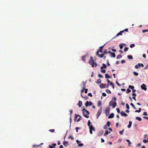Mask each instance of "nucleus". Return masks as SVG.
<instances>
[{
  "label": "nucleus",
  "mask_w": 148,
  "mask_h": 148,
  "mask_svg": "<svg viewBox=\"0 0 148 148\" xmlns=\"http://www.w3.org/2000/svg\"><path fill=\"white\" fill-rule=\"evenodd\" d=\"M78 116H79L81 118H82V117L79 114H75V117L74 119L75 120H76L77 119Z\"/></svg>",
  "instance_id": "13"
},
{
  "label": "nucleus",
  "mask_w": 148,
  "mask_h": 148,
  "mask_svg": "<svg viewBox=\"0 0 148 148\" xmlns=\"http://www.w3.org/2000/svg\"><path fill=\"white\" fill-rule=\"evenodd\" d=\"M49 131L51 132H54L55 130L54 129H50Z\"/></svg>",
  "instance_id": "48"
},
{
  "label": "nucleus",
  "mask_w": 148,
  "mask_h": 148,
  "mask_svg": "<svg viewBox=\"0 0 148 148\" xmlns=\"http://www.w3.org/2000/svg\"><path fill=\"white\" fill-rule=\"evenodd\" d=\"M101 72L103 73H105L106 72V71L105 69H102L101 70Z\"/></svg>",
  "instance_id": "42"
},
{
  "label": "nucleus",
  "mask_w": 148,
  "mask_h": 148,
  "mask_svg": "<svg viewBox=\"0 0 148 148\" xmlns=\"http://www.w3.org/2000/svg\"><path fill=\"white\" fill-rule=\"evenodd\" d=\"M69 138H71L72 140L74 139L73 137L71 135H70L69 136Z\"/></svg>",
  "instance_id": "44"
},
{
  "label": "nucleus",
  "mask_w": 148,
  "mask_h": 148,
  "mask_svg": "<svg viewBox=\"0 0 148 148\" xmlns=\"http://www.w3.org/2000/svg\"><path fill=\"white\" fill-rule=\"evenodd\" d=\"M96 82L97 84H100L101 82V79H99L97 80V81Z\"/></svg>",
  "instance_id": "26"
},
{
  "label": "nucleus",
  "mask_w": 148,
  "mask_h": 148,
  "mask_svg": "<svg viewBox=\"0 0 148 148\" xmlns=\"http://www.w3.org/2000/svg\"><path fill=\"white\" fill-rule=\"evenodd\" d=\"M109 133H110V132H109ZM109 133V132H108V131L106 130V131L104 134L103 135L104 136H106L107 135H108Z\"/></svg>",
  "instance_id": "20"
},
{
  "label": "nucleus",
  "mask_w": 148,
  "mask_h": 148,
  "mask_svg": "<svg viewBox=\"0 0 148 148\" xmlns=\"http://www.w3.org/2000/svg\"><path fill=\"white\" fill-rule=\"evenodd\" d=\"M141 108H139V110H136L135 111V112H141Z\"/></svg>",
  "instance_id": "34"
},
{
  "label": "nucleus",
  "mask_w": 148,
  "mask_h": 148,
  "mask_svg": "<svg viewBox=\"0 0 148 148\" xmlns=\"http://www.w3.org/2000/svg\"><path fill=\"white\" fill-rule=\"evenodd\" d=\"M113 102L112 101H110V102H109V105L110 106H112V104H113Z\"/></svg>",
  "instance_id": "40"
},
{
  "label": "nucleus",
  "mask_w": 148,
  "mask_h": 148,
  "mask_svg": "<svg viewBox=\"0 0 148 148\" xmlns=\"http://www.w3.org/2000/svg\"><path fill=\"white\" fill-rule=\"evenodd\" d=\"M85 58H86V56H82V59L83 61H85L86 60Z\"/></svg>",
  "instance_id": "30"
},
{
  "label": "nucleus",
  "mask_w": 148,
  "mask_h": 148,
  "mask_svg": "<svg viewBox=\"0 0 148 148\" xmlns=\"http://www.w3.org/2000/svg\"><path fill=\"white\" fill-rule=\"evenodd\" d=\"M108 127L107 125H106L104 126L103 128L105 129H106L108 128Z\"/></svg>",
  "instance_id": "52"
},
{
  "label": "nucleus",
  "mask_w": 148,
  "mask_h": 148,
  "mask_svg": "<svg viewBox=\"0 0 148 148\" xmlns=\"http://www.w3.org/2000/svg\"><path fill=\"white\" fill-rule=\"evenodd\" d=\"M133 74L136 76H137L138 75V73L135 71L133 72Z\"/></svg>",
  "instance_id": "35"
},
{
  "label": "nucleus",
  "mask_w": 148,
  "mask_h": 148,
  "mask_svg": "<svg viewBox=\"0 0 148 148\" xmlns=\"http://www.w3.org/2000/svg\"><path fill=\"white\" fill-rule=\"evenodd\" d=\"M141 88L145 90H146L147 89L146 86L145 85V84H143L142 85H141Z\"/></svg>",
  "instance_id": "5"
},
{
  "label": "nucleus",
  "mask_w": 148,
  "mask_h": 148,
  "mask_svg": "<svg viewBox=\"0 0 148 148\" xmlns=\"http://www.w3.org/2000/svg\"><path fill=\"white\" fill-rule=\"evenodd\" d=\"M124 32V31H121L120 32L117 34L114 37V38H116L117 36H119L120 35H122V33Z\"/></svg>",
  "instance_id": "8"
},
{
  "label": "nucleus",
  "mask_w": 148,
  "mask_h": 148,
  "mask_svg": "<svg viewBox=\"0 0 148 148\" xmlns=\"http://www.w3.org/2000/svg\"><path fill=\"white\" fill-rule=\"evenodd\" d=\"M136 119L138 120L139 121H142V119L140 117H137L136 118Z\"/></svg>",
  "instance_id": "28"
},
{
  "label": "nucleus",
  "mask_w": 148,
  "mask_h": 148,
  "mask_svg": "<svg viewBox=\"0 0 148 148\" xmlns=\"http://www.w3.org/2000/svg\"><path fill=\"white\" fill-rule=\"evenodd\" d=\"M102 95L104 97H105L106 96V95L105 93L103 92L102 93Z\"/></svg>",
  "instance_id": "62"
},
{
  "label": "nucleus",
  "mask_w": 148,
  "mask_h": 148,
  "mask_svg": "<svg viewBox=\"0 0 148 148\" xmlns=\"http://www.w3.org/2000/svg\"><path fill=\"white\" fill-rule=\"evenodd\" d=\"M90 134H92V130L95 131V128L93 127V126H91L90 127Z\"/></svg>",
  "instance_id": "6"
},
{
  "label": "nucleus",
  "mask_w": 148,
  "mask_h": 148,
  "mask_svg": "<svg viewBox=\"0 0 148 148\" xmlns=\"http://www.w3.org/2000/svg\"><path fill=\"white\" fill-rule=\"evenodd\" d=\"M106 84H101L100 85V87L101 88H103L106 87Z\"/></svg>",
  "instance_id": "7"
},
{
  "label": "nucleus",
  "mask_w": 148,
  "mask_h": 148,
  "mask_svg": "<svg viewBox=\"0 0 148 148\" xmlns=\"http://www.w3.org/2000/svg\"><path fill=\"white\" fill-rule=\"evenodd\" d=\"M143 142L144 143H147L148 142V140L147 139V140L144 139L143 140Z\"/></svg>",
  "instance_id": "39"
},
{
  "label": "nucleus",
  "mask_w": 148,
  "mask_h": 148,
  "mask_svg": "<svg viewBox=\"0 0 148 148\" xmlns=\"http://www.w3.org/2000/svg\"><path fill=\"white\" fill-rule=\"evenodd\" d=\"M122 57V56L121 55H118L116 57V58L117 59H119L121 58Z\"/></svg>",
  "instance_id": "22"
},
{
  "label": "nucleus",
  "mask_w": 148,
  "mask_h": 148,
  "mask_svg": "<svg viewBox=\"0 0 148 148\" xmlns=\"http://www.w3.org/2000/svg\"><path fill=\"white\" fill-rule=\"evenodd\" d=\"M70 114H71L70 120H71V114H72V112H73V110H70Z\"/></svg>",
  "instance_id": "38"
},
{
  "label": "nucleus",
  "mask_w": 148,
  "mask_h": 148,
  "mask_svg": "<svg viewBox=\"0 0 148 148\" xmlns=\"http://www.w3.org/2000/svg\"><path fill=\"white\" fill-rule=\"evenodd\" d=\"M138 65H139L140 67V66L142 67H143L144 66V65L142 64H140V63H138Z\"/></svg>",
  "instance_id": "58"
},
{
  "label": "nucleus",
  "mask_w": 148,
  "mask_h": 148,
  "mask_svg": "<svg viewBox=\"0 0 148 148\" xmlns=\"http://www.w3.org/2000/svg\"><path fill=\"white\" fill-rule=\"evenodd\" d=\"M114 114L113 113H111V114H110L109 116L108 117V118L110 119V118H112L114 117Z\"/></svg>",
  "instance_id": "11"
},
{
  "label": "nucleus",
  "mask_w": 148,
  "mask_h": 148,
  "mask_svg": "<svg viewBox=\"0 0 148 148\" xmlns=\"http://www.w3.org/2000/svg\"><path fill=\"white\" fill-rule=\"evenodd\" d=\"M104 55L103 53L102 54H99L98 55V56L100 58H102Z\"/></svg>",
  "instance_id": "21"
},
{
  "label": "nucleus",
  "mask_w": 148,
  "mask_h": 148,
  "mask_svg": "<svg viewBox=\"0 0 148 148\" xmlns=\"http://www.w3.org/2000/svg\"><path fill=\"white\" fill-rule=\"evenodd\" d=\"M106 92L107 93H108V94H110L111 93V92L110 91V90H109L108 89V90H106Z\"/></svg>",
  "instance_id": "36"
},
{
  "label": "nucleus",
  "mask_w": 148,
  "mask_h": 148,
  "mask_svg": "<svg viewBox=\"0 0 148 148\" xmlns=\"http://www.w3.org/2000/svg\"><path fill=\"white\" fill-rule=\"evenodd\" d=\"M126 108H127V109H129L130 107H129V105L128 104L126 103Z\"/></svg>",
  "instance_id": "53"
},
{
  "label": "nucleus",
  "mask_w": 148,
  "mask_h": 148,
  "mask_svg": "<svg viewBox=\"0 0 148 148\" xmlns=\"http://www.w3.org/2000/svg\"><path fill=\"white\" fill-rule=\"evenodd\" d=\"M102 110L101 109H99L98 111L97 114V119H98L99 117L100 114L102 113Z\"/></svg>",
  "instance_id": "3"
},
{
  "label": "nucleus",
  "mask_w": 148,
  "mask_h": 148,
  "mask_svg": "<svg viewBox=\"0 0 148 148\" xmlns=\"http://www.w3.org/2000/svg\"><path fill=\"white\" fill-rule=\"evenodd\" d=\"M130 105L132 106V107L134 109H136V108L135 106L134 105V104L133 103H131L130 104Z\"/></svg>",
  "instance_id": "31"
},
{
  "label": "nucleus",
  "mask_w": 148,
  "mask_h": 148,
  "mask_svg": "<svg viewBox=\"0 0 148 148\" xmlns=\"http://www.w3.org/2000/svg\"><path fill=\"white\" fill-rule=\"evenodd\" d=\"M77 105H79V107H80L82 105V103L81 101H79L78 104Z\"/></svg>",
  "instance_id": "14"
},
{
  "label": "nucleus",
  "mask_w": 148,
  "mask_h": 148,
  "mask_svg": "<svg viewBox=\"0 0 148 148\" xmlns=\"http://www.w3.org/2000/svg\"><path fill=\"white\" fill-rule=\"evenodd\" d=\"M111 57H115V54L114 53H111Z\"/></svg>",
  "instance_id": "25"
},
{
  "label": "nucleus",
  "mask_w": 148,
  "mask_h": 148,
  "mask_svg": "<svg viewBox=\"0 0 148 148\" xmlns=\"http://www.w3.org/2000/svg\"><path fill=\"white\" fill-rule=\"evenodd\" d=\"M98 76L100 77V78H103V76L102 75H101L100 74H99L98 75Z\"/></svg>",
  "instance_id": "60"
},
{
  "label": "nucleus",
  "mask_w": 148,
  "mask_h": 148,
  "mask_svg": "<svg viewBox=\"0 0 148 148\" xmlns=\"http://www.w3.org/2000/svg\"><path fill=\"white\" fill-rule=\"evenodd\" d=\"M105 77L106 78H110L111 77L108 74H105Z\"/></svg>",
  "instance_id": "18"
},
{
  "label": "nucleus",
  "mask_w": 148,
  "mask_h": 148,
  "mask_svg": "<svg viewBox=\"0 0 148 148\" xmlns=\"http://www.w3.org/2000/svg\"><path fill=\"white\" fill-rule=\"evenodd\" d=\"M116 111H117V112L119 113L120 112V109H119V108H117L116 109Z\"/></svg>",
  "instance_id": "57"
},
{
  "label": "nucleus",
  "mask_w": 148,
  "mask_h": 148,
  "mask_svg": "<svg viewBox=\"0 0 148 148\" xmlns=\"http://www.w3.org/2000/svg\"><path fill=\"white\" fill-rule=\"evenodd\" d=\"M82 83H83V85L84 89H85V88H86L85 85H86V82H82Z\"/></svg>",
  "instance_id": "24"
},
{
  "label": "nucleus",
  "mask_w": 148,
  "mask_h": 148,
  "mask_svg": "<svg viewBox=\"0 0 148 148\" xmlns=\"http://www.w3.org/2000/svg\"><path fill=\"white\" fill-rule=\"evenodd\" d=\"M124 130V129H123L122 131H119V133L121 135H122Z\"/></svg>",
  "instance_id": "43"
},
{
  "label": "nucleus",
  "mask_w": 148,
  "mask_h": 148,
  "mask_svg": "<svg viewBox=\"0 0 148 148\" xmlns=\"http://www.w3.org/2000/svg\"><path fill=\"white\" fill-rule=\"evenodd\" d=\"M40 146V145H33V148H34L35 147H38Z\"/></svg>",
  "instance_id": "56"
},
{
  "label": "nucleus",
  "mask_w": 148,
  "mask_h": 148,
  "mask_svg": "<svg viewBox=\"0 0 148 148\" xmlns=\"http://www.w3.org/2000/svg\"><path fill=\"white\" fill-rule=\"evenodd\" d=\"M91 123L90 121L89 120L88 122V125L89 127V128L91 126H92V125H90Z\"/></svg>",
  "instance_id": "29"
},
{
  "label": "nucleus",
  "mask_w": 148,
  "mask_h": 148,
  "mask_svg": "<svg viewBox=\"0 0 148 148\" xmlns=\"http://www.w3.org/2000/svg\"><path fill=\"white\" fill-rule=\"evenodd\" d=\"M126 141L129 144V145H130L131 144V143L130 142V140H129L128 139H126Z\"/></svg>",
  "instance_id": "46"
},
{
  "label": "nucleus",
  "mask_w": 148,
  "mask_h": 148,
  "mask_svg": "<svg viewBox=\"0 0 148 148\" xmlns=\"http://www.w3.org/2000/svg\"><path fill=\"white\" fill-rule=\"evenodd\" d=\"M128 49V48L127 47H125L124 48V51H127Z\"/></svg>",
  "instance_id": "49"
},
{
  "label": "nucleus",
  "mask_w": 148,
  "mask_h": 148,
  "mask_svg": "<svg viewBox=\"0 0 148 148\" xmlns=\"http://www.w3.org/2000/svg\"><path fill=\"white\" fill-rule=\"evenodd\" d=\"M102 65H103V66H101V68H100L101 69H103V68L106 69L107 68V66H106V65L105 64H102Z\"/></svg>",
  "instance_id": "12"
},
{
  "label": "nucleus",
  "mask_w": 148,
  "mask_h": 148,
  "mask_svg": "<svg viewBox=\"0 0 148 148\" xmlns=\"http://www.w3.org/2000/svg\"><path fill=\"white\" fill-rule=\"evenodd\" d=\"M120 114L122 116H124L125 117H126L127 116V114L124 113L123 111L120 112Z\"/></svg>",
  "instance_id": "9"
},
{
  "label": "nucleus",
  "mask_w": 148,
  "mask_h": 148,
  "mask_svg": "<svg viewBox=\"0 0 148 148\" xmlns=\"http://www.w3.org/2000/svg\"><path fill=\"white\" fill-rule=\"evenodd\" d=\"M116 83L119 86H121V85L117 81L116 82Z\"/></svg>",
  "instance_id": "63"
},
{
  "label": "nucleus",
  "mask_w": 148,
  "mask_h": 148,
  "mask_svg": "<svg viewBox=\"0 0 148 148\" xmlns=\"http://www.w3.org/2000/svg\"><path fill=\"white\" fill-rule=\"evenodd\" d=\"M67 144V142L66 141H64L63 142V144L64 145H66Z\"/></svg>",
  "instance_id": "59"
},
{
  "label": "nucleus",
  "mask_w": 148,
  "mask_h": 148,
  "mask_svg": "<svg viewBox=\"0 0 148 148\" xmlns=\"http://www.w3.org/2000/svg\"><path fill=\"white\" fill-rule=\"evenodd\" d=\"M88 95L90 97H92V95L91 93H89L88 94Z\"/></svg>",
  "instance_id": "55"
},
{
  "label": "nucleus",
  "mask_w": 148,
  "mask_h": 148,
  "mask_svg": "<svg viewBox=\"0 0 148 148\" xmlns=\"http://www.w3.org/2000/svg\"><path fill=\"white\" fill-rule=\"evenodd\" d=\"M131 90L130 89L128 88L127 89L126 93H129L130 92H131Z\"/></svg>",
  "instance_id": "41"
},
{
  "label": "nucleus",
  "mask_w": 148,
  "mask_h": 148,
  "mask_svg": "<svg viewBox=\"0 0 148 148\" xmlns=\"http://www.w3.org/2000/svg\"><path fill=\"white\" fill-rule=\"evenodd\" d=\"M110 122L109 121H108L107 122V125H107L108 126L110 127Z\"/></svg>",
  "instance_id": "47"
},
{
  "label": "nucleus",
  "mask_w": 148,
  "mask_h": 148,
  "mask_svg": "<svg viewBox=\"0 0 148 148\" xmlns=\"http://www.w3.org/2000/svg\"><path fill=\"white\" fill-rule=\"evenodd\" d=\"M140 67L139 65H138V63L137 65H136L135 66V68L136 69H138L139 67Z\"/></svg>",
  "instance_id": "33"
},
{
  "label": "nucleus",
  "mask_w": 148,
  "mask_h": 148,
  "mask_svg": "<svg viewBox=\"0 0 148 148\" xmlns=\"http://www.w3.org/2000/svg\"><path fill=\"white\" fill-rule=\"evenodd\" d=\"M88 63L91 65L92 67H96L97 66V64L94 61L93 57L92 56L90 57V60L88 61Z\"/></svg>",
  "instance_id": "1"
},
{
  "label": "nucleus",
  "mask_w": 148,
  "mask_h": 148,
  "mask_svg": "<svg viewBox=\"0 0 148 148\" xmlns=\"http://www.w3.org/2000/svg\"><path fill=\"white\" fill-rule=\"evenodd\" d=\"M116 102L115 101L114 102L113 104H112V106L113 108H114L116 106Z\"/></svg>",
  "instance_id": "16"
},
{
  "label": "nucleus",
  "mask_w": 148,
  "mask_h": 148,
  "mask_svg": "<svg viewBox=\"0 0 148 148\" xmlns=\"http://www.w3.org/2000/svg\"><path fill=\"white\" fill-rule=\"evenodd\" d=\"M101 102L100 101H99L98 102L97 105L99 107L101 106Z\"/></svg>",
  "instance_id": "27"
},
{
  "label": "nucleus",
  "mask_w": 148,
  "mask_h": 148,
  "mask_svg": "<svg viewBox=\"0 0 148 148\" xmlns=\"http://www.w3.org/2000/svg\"><path fill=\"white\" fill-rule=\"evenodd\" d=\"M119 47H120V49H123V46L121 44H120L119 45Z\"/></svg>",
  "instance_id": "54"
},
{
  "label": "nucleus",
  "mask_w": 148,
  "mask_h": 148,
  "mask_svg": "<svg viewBox=\"0 0 148 148\" xmlns=\"http://www.w3.org/2000/svg\"><path fill=\"white\" fill-rule=\"evenodd\" d=\"M143 115H147V114L146 112H144L143 113Z\"/></svg>",
  "instance_id": "61"
},
{
  "label": "nucleus",
  "mask_w": 148,
  "mask_h": 148,
  "mask_svg": "<svg viewBox=\"0 0 148 148\" xmlns=\"http://www.w3.org/2000/svg\"><path fill=\"white\" fill-rule=\"evenodd\" d=\"M92 103L91 101L89 102L87 101L85 103V106L86 107H88V106H91L92 105Z\"/></svg>",
  "instance_id": "4"
},
{
  "label": "nucleus",
  "mask_w": 148,
  "mask_h": 148,
  "mask_svg": "<svg viewBox=\"0 0 148 148\" xmlns=\"http://www.w3.org/2000/svg\"><path fill=\"white\" fill-rule=\"evenodd\" d=\"M83 111V116L87 118H89V112L86 110L84 108L82 110Z\"/></svg>",
  "instance_id": "2"
},
{
  "label": "nucleus",
  "mask_w": 148,
  "mask_h": 148,
  "mask_svg": "<svg viewBox=\"0 0 148 148\" xmlns=\"http://www.w3.org/2000/svg\"><path fill=\"white\" fill-rule=\"evenodd\" d=\"M85 93H87V91H88V89H85Z\"/></svg>",
  "instance_id": "64"
},
{
  "label": "nucleus",
  "mask_w": 148,
  "mask_h": 148,
  "mask_svg": "<svg viewBox=\"0 0 148 148\" xmlns=\"http://www.w3.org/2000/svg\"><path fill=\"white\" fill-rule=\"evenodd\" d=\"M108 52L107 51V50L106 49L103 51V53L105 55L107 54L108 53Z\"/></svg>",
  "instance_id": "32"
},
{
  "label": "nucleus",
  "mask_w": 148,
  "mask_h": 148,
  "mask_svg": "<svg viewBox=\"0 0 148 148\" xmlns=\"http://www.w3.org/2000/svg\"><path fill=\"white\" fill-rule=\"evenodd\" d=\"M81 96L85 100H87L88 99V97L87 96L84 97L82 94H81Z\"/></svg>",
  "instance_id": "19"
},
{
  "label": "nucleus",
  "mask_w": 148,
  "mask_h": 148,
  "mask_svg": "<svg viewBox=\"0 0 148 148\" xmlns=\"http://www.w3.org/2000/svg\"><path fill=\"white\" fill-rule=\"evenodd\" d=\"M148 31V29H144V30H143L142 31V32L143 33H145V32H147Z\"/></svg>",
  "instance_id": "51"
},
{
  "label": "nucleus",
  "mask_w": 148,
  "mask_h": 148,
  "mask_svg": "<svg viewBox=\"0 0 148 148\" xmlns=\"http://www.w3.org/2000/svg\"><path fill=\"white\" fill-rule=\"evenodd\" d=\"M127 58L130 59H133V57L131 55H128L127 56Z\"/></svg>",
  "instance_id": "23"
},
{
  "label": "nucleus",
  "mask_w": 148,
  "mask_h": 148,
  "mask_svg": "<svg viewBox=\"0 0 148 148\" xmlns=\"http://www.w3.org/2000/svg\"><path fill=\"white\" fill-rule=\"evenodd\" d=\"M105 112L106 114H108L109 112V109L108 108H106L105 110Z\"/></svg>",
  "instance_id": "15"
},
{
  "label": "nucleus",
  "mask_w": 148,
  "mask_h": 148,
  "mask_svg": "<svg viewBox=\"0 0 148 148\" xmlns=\"http://www.w3.org/2000/svg\"><path fill=\"white\" fill-rule=\"evenodd\" d=\"M132 122L131 121H129V125L127 126V127L128 128H130L132 125Z\"/></svg>",
  "instance_id": "17"
},
{
  "label": "nucleus",
  "mask_w": 148,
  "mask_h": 148,
  "mask_svg": "<svg viewBox=\"0 0 148 148\" xmlns=\"http://www.w3.org/2000/svg\"><path fill=\"white\" fill-rule=\"evenodd\" d=\"M104 45L102 46H101L100 47H99V49L98 50L99 51V52H100V53H102V49H103V47H104Z\"/></svg>",
  "instance_id": "10"
},
{
  "label": "nucleus",
  "mask_w": 148,
  "mask_h": 148,
  "mask_svg": "<svg viewBox=\"0 0 148 148\" xmlns=\"http://www.w3.org/2000/svg\"><path fill=\"white\" fill-rule=\"evenodd\" d=\"M107 62V64L108 66H110V64L109 62V60H107L106 61Z\"/></svg>",
  "instance_id": "50"
},
{
  "label": "nucleus",
  "mask_w": 148,
  "mask_h": 148,
  "mask_svg": "<svg viewBox=\"0 0 148 148\" xmlns=\"http://www.w3.org/2000/svg\"><path fill=\"white\" fill-rule=\"evenodd\" d=\"M135 45L134 44H132L130 46V47L131 48H133L135 46Z\"/></svg>",
  "instance_id": "45"
},
{
  "label": "nucleus",
  "mask_w": 148,
  "mask_h": 148,
  "mask_svg": "<svg viewBox=\"0 0 148 148\" xmlns=\"http://www.w3.org/2000/svg\"><path fill=\"white\" fill-rule=\"evenodd\" d=\"M129 87L130 88L132 89V90L133 89H134V86H131L130 85L129 86Z\"/></svg>",
  "instance_id": "37"
}]
</instances>
